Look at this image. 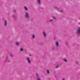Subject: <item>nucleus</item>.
<instances>
[{
    "label": "nucleus",
    "mask_w": 80,
    "mask_h": 80,
    "mask_svg": "<svg viewBox=\"0 0 80 80\" xmlns=\"http://www.w3.org/2000/svg\"><path fill=\"white\" fill-rule=\"evenodd\" d=\"M76 65H78V62H76Z\"/></svg>",
    "instance_id": "obj_21"
},
{
    "label": "nucleus",
    "mask_w": 80,
    "mask_h": 80,
    "mask_svg": "<svg viewBox=\"0 0 80 80\" xmlns=\"http://www.w3.org/2000/svg\"><path fill=\"white\" fill-rule=\"evenodd\" d=\"M37 78V80H40V79L39 78V76L37 74V73H36L35 74Z\"/></svg>",
    "instance_id": "obj_4"
},
{
    "label": "nucleus",
    "mask_w": 80,
    "mask_h": 80,
    "mask_svg": "<svg viewBox=\"0 0 80 80\" xmlns=\"http://www.w3.org/2000/svg\"><path fill=\"white\" fill-rule=\"evenodd\" d=\"M68 42H67L66 43V44L68 45Z\"/></svg>",
    "instance_id": "obj_22"
},
{
    "label": "nucleus",
    "mask_w": 80,
    "mask_h": 80,
    "mask_svg": "<svg viewBox=\"0 0 80 80\" xmlns=\"http://www.w3.org/2000/svg\"><path fill=\"white\" fill-rule=\"evenodd\" d=\"M58 67V65H57V67H56V68H57Z\"/></svg>",
    "instance_id": "obj_18"
},
{
    "label": "nucleus",
    "mask_w": 80,
    "mask_h": 80,
    "mask_svg": "<svg viewBox=\"0 0 80 80\" xmlns=\"http://www.w3.org/2000/svg\"><path fill=\"white\" fill-rule=\"evenodd\" d=\"M43 37L45 38V37H46V33H45V32H43Z\"/></svg>",
    "instance_id": "obj_6"
},
{
    "label": "nucleus",
    "mask_w": 80,
    "mask_h": 80,
    "mask_svg": "<svg viewBox=\"0 0 80 80\" xmlns=\"http://www.w3.org/2000/svg\"><path fill=\"white\" fill-rule=\"evenodd\" d=\"M7 22L6 20L5 21V26L7 27Z\"/></svg>",
    "instance_id": "obj_7"
},
{
    "label": "nucleus",
    "mask_w": 80,
    "mask_h": 80,
    "mask_svg": "<svg viewBox=\"0 0 80 80\" xmlns=\"http://www.w3.org/2000/svg\"><path fill=\"white\" fill-rule=\"evenodd\" d=\"M13 17L15 19H16L17 18V15L15 14L13 16Z\"/></svg>",
    "instance_id": "obj_10"
},
{
    "label": "nucleus",
    "mask_w": 80,
    "mask_h": 80,
    "mask_svg": "<svg viewBox=\"0 0 80 80\" xmlns=\"http://www.w3.org/2000/svg\"><path fill=\"white\" fill-rule=\"evenodd\" d=\"M53 19H55V20H56V19H57V18H55V17H53Z\"/></svg>",
    "instance_id": "obj_16"
},
{
    "label": "nucleus",
    "mask_w": 80,
    "mask_h": 80,
    "mask_svg": "<svg viewBox=\"0 0 80 80\" xmlns=\"http://www.w3.org/2000/svg\"><path fill=\"white\" fill-rule=\"evenodd\" d=\"M50 22H53V20L52 19H51L50 21Z\"/></svg>",
    "instance_id": "obj_19"
},
{
    "label": "nucleus",
    "mask_w": 80,
    "mask_h": 80,
    "mask_svg": "<svg viewBox=\"0 0 80 80\" xmlns=\"http://www.w3.org/2000/svg\"><path fill=\"white\" fill-rule=\"evenodd\" d=\"M76 35L77 36H80V28H78V29L76 30Z\"/></svg>",
    "instance_id": "obj_1"
},
{
    "label": "nucleus",
    "mask_w": 80,
    "mask_h": 80,
    "mask_svg": "<svg viewBox=\"0 0 80 80\" xmlns=\"http://www.w3.org/2000/svg\"><path fill=\"white\" fill-rule=\"evenodd\" d=\"M16 45H17V46H19V45H20V44L18 42H16Z\"/></svg>",
    "instance_id": "obj_11"
},
{
    "label": "nucleus",
    "mask_w": 80,
    "mask_h": 80,
    "mask_svg": "<svg viewBox=\"0 0 80 80\" xmlns=\"http://www.w3.org/2000/svg\"><path fill=\"white\" fill-rule=\"evenodd\" d=\"M38 2L39 5H40L41 4V2H40V0H38Z\"/></svg>",
    "instance_id": "obj_8"
},
{
    "label": "nucleus",
    "mask_w": 80,
    "mask_h": 80,
    "mask_svg": "<svg viewBox=\"0 0 80 80\" xmlns=\"http://www.w3.org/2000/svg\"><path fill=\"white\" fill-rule=\"evenodd\" d=\"M55 8H56V10H59V11H60V12H61V13H63V12H64L63 9H61L60 8H57V7H55Z\"/></svg>",
    "instance_id": "obj_3"
},
{
    "label": "nucleus",
    "mask_w": 80,
    "mask_h": 80,
    "mask_svg": "<svg viewBox=\"0 0 80 80\" xmlns=\"http://www.w3.org/2000/svg\"><path fill=\"white\" fill-rule=\"evenodd\" d=\"M11 56L12 57V54H11Z\"/></svg>",
    "instance_id": "obj_24"
},
{
    "label": "nucleus",
    "mask_w": 80,
    "mask_h": 80,
    "mask_svg": "<svg viewBox=\"0 0 80 80\" xmlns=\"http://www.w3.org/2000/svg\"><path fill=\"white\" fill-rule=\"evenodd\" d=\"M24 17L25 18H28L30 17V15L28 14V13L26 12L24 14Z\"/></svg>",
    "instance_id": "obj_2"
},
{
    "label": "nucleus",
    "mask_w": 80,
    "mask_h": 80,
    "mask_svg": "<svg viewBox=\"0 0 80 80\" xmlns=\"http://www.w3.org/2000/svg\"><path fill=\"white\" fill-rule=\"evenodd\" d=\"M47 73H49V70H47Z\"/></svg>",
    "instance_id": "obj_17"
},
{
    "label": "nucleus",
    "mask_w": 80,
    "mask_h": 80,
    "mask_svg": "<svg viewBox=\"0 0 80 80\" xmlns=\"http://www.w3.org/2000/svg\"><path fill=\"white\" fill-rule=\"evenodd\" d=\"M24 9L26 11L28 10V9H27V7L24 6Z\"/></svg>",
    "instance_id": "obj_13"
},
{
    "label": "nucleus",
    "mask_w": 80,
    "mask_h": 80,
    "mask_svg": "<svg viewBox=\"0 0 80 80\" xmlns=\"http://www.w3.org/2000/svg\"><path fill=\"white\" fill-rule=\"evenodd\" d=\"M52 50H54V47H53L52 48Z\"/></svg>",
    "instance_id": "obj_20"
},
{
    "label": "nucleus",
    "mask_w": 80,
    "mask_h": 80,
    "mask_svg": "<svg viewBox=\"0 0 80 80\" xmlns=\"http://www.w3.org/2000/svg\"><path fill=\"white\" fill-rule=\"evenodd\" d=\"M23 50V49L22 48H20V52H22Z\"/></svg>",
    "instance_id": "obj_14"
},
{
    "label": "nucleus",
    "mask_w": 80,
    "mask_h": 80,
    "mask_svg": "<svg viewBox=\"0 0 80 80\" xmlns=\"http://www.w3.org/2000/svg\"><path fill=\"white\" fill-rule=\"evenodd\" d=\"M27 61L28 63H30V58H28L27 59Z\"/></svg>",
    "instance_id": "obj_5"
},
{
    "label": "nucleus",
    "mask_w": 80,
    "mask_h": 80,
    "mask_svg": "<svg viewBox=\"0 0 80 80\" xmlns=\"http://www.w3.org/2000/svg\"><path fill=\"white\" fill-rule=\"evenodd\" d=\"M56 45L57 47H58V42H57L56 43Z\"/></svg>",
    "instance_id": "obj_12"
},
{
    "label": "nucleus",
    "mask_w": 80,
    "mask_h": 80,
    "mask_svg": "<svg viewBox=\"0 0 80 80\" xmlns=\"http://www.w3.org/2000/svg\"><path fill=\"white\" fill-rule=\"evenodd\" d=\"M63 61H64V62H67V59H65L63 60Z\"/></svg>",
    "instance_id": "obj_15"
},
{
    "label": "nucleus",
    "mask_w": 80,
    "mask_h": 80,
    "mask_svg": "<svg viewBox=\"0 0 80 80\" xmlns=\"http://www.w3.org/2000/svg\"><path fill=\"white\" fill-rule=\"evenodd\" d=\"M31 56V54L29 55V56Z\"/></svg>",
    "instance_id": "obj_23"
},
{
    "label": "nucleus",
    "mask_w": 80,
    "mask_h": 80,
    "mask_svg": "<svg viewBox=\"0 0 80 80\" xmlns=\"http://www.w3.org/2000/svg\"><path fill=\"white\" fill-rule=\"evenodd\" d=\"M31 36L32 38H33V39H34V38H35V35H34V34L32 35Z\"/></svg>",
    "instance_id": "obj_9"
}]
</instances>
